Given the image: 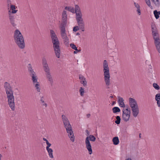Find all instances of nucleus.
Returning a JSON list of instances; mask_svg holds the SVG:
<instances>
[{"label": "nucleus", "instance_id": "obj_28", "mask_svg": "<svg viewBox=\"0 0 160 160\" xmlns=\"http://www.w3.org/2000/svg\"><path fill=\"white\" fill-rule=\"evenodd\" d=\"M153 14L156 19H158L160 15V11H158L157 10H154L153 12Z\"/></svg>", "mask_w": 160, "mask_h": 160}, {"label": "nucleus", "instance_id": "obj_3", "mask_svg": "<svg viewBox=\"0 0 160 160\" xmlns=\"http://www.w3.org/2000/svg\"><path fill=\"white\" fill-rule=\"evenodd\" d=\"M62 119L63 125L66 129L67 132L70 140L72 142L74 141V137L72 127L67 118L65 115L63 114L62 116Z\"/></svg>", "mask_w": 160, "mask_h": 160}, {"label": "nucleus", "instance_id": "obj_46", "mask_svg": "<svg viewBox=\"0 0 160 160\" xmlns=\"http://www.w3.org/2000/svg\"><path fill=\"white\" fill-rule=\"evenodd\" d=\"M43 141H46V143H47V142H48V141L46 138H43Z\"/></svg>", "mask_w": 160, "mask_h": 160}, {"label": "nucleus", "instance_id": "obj_58", "mask_svg": "<svg viewBox=\"0 0 160 160\" xmlns=\"http://www.w3.org/2000/svg\"><path fill=\"white\" fill-rule=\"evenodd\" d=\"M83 102H85V101H84V100H83Z\"/></svg>", "mask_w": 160, "mask_h": 160}, {"label": "nucleus", "instance_id": "obj_54", "mask_svg": "<svg viewBox=\"0 0 160 160\" xmlns=\"http://www.w3.org/2000/svg\"><path fill=\"white\" fill-rule=\"evenodd\" d=\"M141 133H139V138H141Z\"/></svg>", "mask_w": 160, "mask_h": 160}, {"label": "nucleus", "instance_id": "obj_38", "mask_svg": "<svg viewBox=\"0 0 160 160\" xmlns=\"http://www.w3.org/2000/svg\"><path fill=\"white\" fill-rule=\"evenodd\" d=\"M79 27H78V26H76V27H74L73 28V31L76 32L78 30H79Z\"/></svg>", "mask_w": 160, "mask_h": 160}, {"label": "nucleus", "instance_id": "obj_10", "mask_svg": "<svg viewBox=\"0 0 160 160\" xmlns=\"http://www.w3.org/2000/svg\"><path fill=\"white\" fill-rule=\"evenodd\" d=\"M4 87L5 89L7 96L13 94V92L10 84L7 82L4 84Z\"/></svg>", "mask_w": 160, "mask_h": 160}, {"label": "nucleus", "instance_id": "obj_43", "mask_svg": "<svg viewBox=\"0 0 160 160\" xmlns=\"http://www.w3.org/2000/svg\"><path fill=\"white\" fill-rule=\"evenodd\" d=\"M81 82L82 84H83V86L84 87H85L87 85V82L86 81H83Z\"/></svg>", "mask_w": 160, "mask_h": 160}, {"label": "nucleus", "instance_id": "obj_32", "mask_svg": "<svg viewBox=\"0 0 160 160\" xmlns=\"http://www.w3.org/2000/svg\"><path fill=\"white\" fill-rule=\"evenodd\" d=\"M42 64L43 66L48 65L47 61L45 58H43L42 59Z\"/></svg>", "mask_w": 160, "mask_h": 160}, {"label": "nucleus", "instance_id": "obj_7", "mask_svg": "<svg viewBox=\"0 0 160 160\" xmlns=\"http://www.w3.org/2000/svg\"><path fill=\"white\" fill-rule=\"evenodd\" d=\"M66 26H60L61 37L63 40L65 44L67 46L69 44V39L66 33Z\"/></svg>", "mask_w": 160, "mask_h": 160}, {"label": "nucleus", "instance_id": "obj_39", "mask_svg": "<svg viewBox=\"0 0 160 160\" xmlns=\"http://www.w3.org/2000/svg\"><path fill=\"white\" fill-rule=\"evenodd\" d=\"M32 83L35 87H36L37 86H40L39 83L38 81H37V82Z\"/></svg>", "mask_w": 160, "mask_h": 160}, {"label": "nucleus", "instance_id": "obj_19", "mask_svg": "<svg viewBox=\"0 0 160 160\" xmlns=\"http://www.w3.org/2000/svg\"><path fill=\"white\" fill-rule=\"evenodd\" d=\"M46 75L49 82L50 84L52 85L53 82V81L50 73L46 74Z\"/></svg>", "mask_w": 160, "mask_h": 160}, {"label": "nucleus", "instance_id": "obj_52", "mask_svg": "<svg viewBox=\"0 0 160 160\" xmlns=\"http://www.w3.org/2000/svg\"><path fill=\"white\" fill-rule=\"evenodd\" d=\"M125 160H132L131 158H128Z\"/></svg>", "mask_w": 160, "mask_h": 160}, {"label": "nucleus", "instance_id": "obj_11", "mask_svg": "<svg viewBox=\"0 0 160 160\" xmlns=\"http://www.w3.org/2000/svg\"><path fill=\"white\" fill-rule=\"evenodd\" d=\"M67 16L66 12L63 11L62 14V23L60 26H66L67 23Z\"/></svg>", "mask_w": 160, "mask_h": 160}, {"label": "nucleus", "instance_id": "obj_2", "mask_svg": "<svg viewBox=\"0 0 160 160\" xmlns=\"http://www.w3.org/2000/svg\"><path fill=\"white\" fill-rule=\"evenodd\" d=\"M13 38L14 42L21 49H23L25 47V44L24 37L18 29H16L14 32Z\"/></svg>", "mask_w": 160, "mask_h": 160}, {"label": "nucleus", "instance_id": "obj_37", "mask_svg": "<svg viewBox=\"0 0 160 160\" xmlns=\"http://www.w3.org/2000/svg\"><path fill=\"white\" fill-rule=\"evenodd\" d=\"M84 93V90L83 88L82 87H81V96H83Z\"/></svg>", "mask_w": 160, "mask_h": 160}, {"label": "nucleus", "instance_id": "obj_48", "mask_svg": "<svg viewBox=\"0 0 160 160\" xmlns=\"http://www.w3.org/2000/svg\"><path fill=\"white\" fill-rule=\"evenodd\" d=\"M75 50L76 51H77V52H79L80 51V50H79L77 48V49H75Z\"/></svg>", "mask_w": 160, "mask_h": 160}, {"label": "nucleus", "instance_id": "obj_30", "mask_svg": "<svg viewBox=\"0 0 160 160\" xmlns=\"http://www.w3.org/2000/svg\"><path fill=\"white\" fill-rule=\"evenodd\" d=\"M87 138H88L89 141L90 140L92 142H94L96 139L95 137L93 135H89L88 137H87Z\"/></svg>", "mask_w": 160, "mask_h": 160}, {"label": "nucleus", "instance_id": "obj_44", "mask_svg": "<svg viewBox=\"0 0 160 160\" xmlns=\"http://www.w3.org/2000/svg\"><path fill=\"white\" fill-rule=\"evenodd\" d=\"M134 5L136 7V8H140L139 5L137 3H136V2H134Z\"/></svg>", "mask_w": 160, "mask_h": 160}, {"label": "nucleus", "instance_id": "obj_27", "mask_svg": "<svg viewBox=\"0 0 160 160\" xmlns=\"http://www.w3.org/2000/svg\"><path fill=\"white\" fill-rule=\"evenodd\" d=\"M10 10H12V13H15L17 12V10H15L16 7L14 5L12 4L10 5Z\"/></svg>", "mask_w": 160, "mask_h": 160}, {"label": "nucleus", "instance_id": "obj_1", "mask_svg": "<svg viewBox=\"0 0 160 160\" xmlns=\"http://www.w3.org/2000/svg\"><path fill=\"white\" fill-rule=\"evenodd\" d=\"M50 34L55 54L57 57L59 58L61 54L59 42L57 35L53 30H50Z\"/></svg>", "mask_w": 160, "mask_h": 160}, {"label": "nucleus", "instance_id": "obj_40", "mask_svg": "<svg viewBox=\"0 0 160 160\" xmlns=\"http://www.w3.org/2000/svg\"><path fill=\"white\" fill-rule=\"evenodd\" d=\"M46 144L47 145V146L46 148V149L50 148L49 147L51 146V144L49 142H47Z\"/></svg>", "mask_w": 160, "mask_h": 160}, {"label": "nucleus", "instance_id": "obj_23", "mask_svg": "<svg viewBox=\"0 0 160 160\" xmlns=\"http://www.w3.org/2000/svg\"><path fill=\"white\" fill-rule=\"evenodd\" d=\"M85 25L84 24V22L83 21L82 18H81V30L82 31H84L85 30Z\"/></svg>", "mask_w": 160, "mask_h": 160}, {"label": "nucleus", "instance_id": "obj_31", "mask_svg": "<svg viewBox=\"0 0 160 160\" xmlns=\"http://www.w3.org/2000/svg\"><path fill=\"white\" fill-rule=\"evenodd\" d=\"M116 118L117 120L115 121V123L117 124H119L120 123L121 121L120 117L118 116H117Z\"/></svg>", "mask_w": 160, "mask_h": 160}, {"label": "nucleus", "instance_id": "obj_34", "mask_svg": "<svg viewBox=\"0 0 160 160\" xmlns=\"http://www.w3.org/2000/svg\"><path fill=\"white\" fill-rule=\"evenodd\" d=\"M146 3L149 7L152 8V6L151 5V2L150 0H145Z\"/></svg>", "mask_w": 160, "mask_h": 160}, {"label": "nucleus", "instance_id": "obj_36", "mask_svg": "<svg viewBox=\"0 0 160 160\" xmlns=\"http://www.w3.org/2000/svg\"><path fill=\"white\" fill-rule=\"evenodd\" d=\"M35 90L37 91L38 92H40L41 91V88L40 87V86H37L36 87H35Z\"/></svg>", "mask_w": 160, "mask_h": 160}, {"label": "nucleus", "instance_id": "obj_17", "mask_svg": "<svg viewBox=\"0 0 160 160\" xmlns=\"http://www.w3.org/2000/svg\"><path fill=\"white\" fill-rule=\"evenodd\" d=\"M118 102L119 104V105L120 107L124 108L125 107V105L123 102L124 100L122 98H121L120 97H118Z\"/></svg>", "mask_w": 160, "mask_h": 160}, {"label": "nucleus", "instance_id": "obj_21", "mask_svg": "<svg viewBox=\"0 0 160 160\" xmlns=\"http://www.w3.org/2000/svg\"><path fill=\"white\" fill-rule=\"evenodd\" d=\"M112 142L114 145H117L118 144L119 142L118 137H114L112 139Z\"/></svg>", "mask_w": 160, "mask_h": 160}, {"label": "nucleus", "instance_id": "obj_35", "mask_svg": "<svg viewBox=\"0 0 160 160\" xmlns=\"http://www.w3.org/2000/svg\"><path fill=\"white\" fill-rule=\"evenodd\" d=\"M70 46L72 49H73L74 50H75V49L77 50V47L74 44L72 43H71L70 44Z\"/></svg>", "mask_w": 160, "mask_h": 160}, {"label": "nucleus", "instance_id": "obj_47", "mask_svg": "<svg viewBox=\"0 0 160 160\" xmlns=\"http://www.w3.org/2000/svg\"><path fill=\"white\" fill-rule=\"evenodd\" d=\"M87 118H89L90 116V114H87Z\"/></svg>", "mask_w": 160, "mask_h": 160}, {"label": "nucleus", "instance_id": "obj_51", "mask_svg": "<svg viewBox=\"0 0 160 160\" xmlns=\"http://www.w3.org/2000/svg\"><path fill=\"white\" fill-rule=\"evenodd\" d=\"M86 132L87 133V134H89V132H88V130H86Z\"/></svg>", "mask_w": 160, "mask_h": 160}, {"label": "nucleus", "instance_id": "obj_5", "mask_svg": "<svg viewBox=\"0 0 160 160\" xmlns=\"http://www.w3.org/2000/svg\"><path fill=\"white\" fill-rule=\"evenodd\" d=\"M129 103L132 111V113L134 117H136L139 113V108L136 100L132 98H129Z\"/></svg>", "mask_w": 160, "mask_h": 160}, {"label": "nucleus", "instance_id": "obj_29", "mask_svg": "<svg viewBox=\"0 0 160 160\" xmlns=\"http://www.w3.org/2000/svg\"><path fill=\"white\" fill-rule=\"evenodd\" d=\"M112 110L114 113L119 112L120 111V108L118 107H115L113 108L112 109Z\"/></svg>", "mask_w": 160, "mask_h": 160}, {"label": "nucleus", "instance_id": "obj_45", "mask_svg": "<svg viewBox=\"0 0 160 160\" xmlns=\"http://www.w3.org/2000/svg\"><path fill=\"white\" fill-rule=\"evenodd\" d=\"M7 4H8V8H9V5H10H10H12L11 4V1L9 0H8V1H7Z\"/></svg>", "mask_w": 160, "mask_h": 160}, {"label": "nucleus", "instance_id": "obj_33", "mask_svg": "<svg viewBox=\"0 0 160 160\" xmlns=\"http://www.w3.org/2000/svg\"><path fill=\"white\" fill-rule=\"evenodd\" d=\"M153 87L156 90H158L160 89V87L156 83H153Z\"/></svg>", "mask_w": 160, "mask_h": 160}, {"label": "nucleus", "instance_id": "obj_4", "mask_svg": "<svg viewBox=\"0 0 160 160\" xmlns=\"http://www.w3.org/2000/svg\"><path fill=\"white\" fill-rule=\"evenodd\" d=\"M103 67L104 81L106 85L108 86L110 84V75L108 63L106 60H104L103 61Z\"/></svg>", "mask_w": 160, "mask_h": 160}, {"label": "nucleus", "instance_id": "obj_55", "mask_svg": "<svg viewBox=\"0 0 160 160\" xmlns=\"http://www.w3.org/2000/svg\"><path fill=\"white\" fill-rule=\"evenodd\" d=\"M76 35H79V33H77Z\"/></svg>", "mask_w": 160, "mask_h": 160}, {"label": "nucleus", "instance_id": "obj_49", "mask_svg": "<svg viewBox=\"0 0 160 160\" xmlns=\"http://www.w3.org/2000/svg\"><path fill=\"white\" fill-rule=\"evenodd\" d=\"M78 52H77V51H74L73 52V53L74 54H76Z\"/></svg>", "mask_w": 160, "mask_h": 160}, {"label": "nucleus", "instance_id": "obj_59", "mask_svg": "<svg viewBox=\"0 0 160 160\" xmlns=\"http://www.w3.org/2000/svg\"><path fill=\"white\" fill-rule=\"evenodd\" d=\"M80 89H79V91L80 92Z\"/></svg>", "mask_w": 160, "mask_h": 160}, {"label": "nucleus", "instance_id": "obj_15", "mask_svg": "<svg viewBox=\"0 0 160 160\" xmlns=\"http://www.w3.org/2000/svg\"><path fill=\"white\" fill-rule=\"evenodd\" d=\"M152 31L153 38L159 36L156 28L155 26H152Z\"/></svg>", "mask_w": 160, "mask_h": 160}, {"label": "nucleus", "instance_id": "obj_16", "mask_svg": "<svg viewBox=\"0 0 160 160\" xmlns=\"http://www.w3.org/2000/svg\"><path fill=\"white\" fill-rule=\"evenodd\" d=\"M9 18L10 23L12 26L13 27L16 26V24L15 23L14 17L11 13L9 14Z\"/></svg>", "mask_w": 160, "mask_h": 160}, {"label": "nucleus", "instance_id": "obj_8", "mask_svg": "<svg viewBox=\"0 0 160 160\" xmlns=\"http://www.w3.org/2000/svg\"><path fill=\"white\" fill-rule=\"evenodd\" d=\"M8 104L12 111L15 110V98L13 94L7 96Z\"/></svg>", "mask_w": 160, "mask_h": 160}, {"label": "nucleus", "instance_id": "obj_25", "mask_svg": "<svg viewBox=\"0 0 160 160\" xmlns=\"http://www.w3.org/2000/svg\"><path fill=\"white\" fill-rule=\"evenodd\" d=\"M65 9L67 10L72 13H75L74 8L72 7H66Z\"/></svg>", "mask_w": 160, "mask_h": 160}, {"label": "nucleus", "instance_id": "obj_18", "mask_svg": "<svg viewBox=\"0 0 160 160\" xmlns=\"http://www.w3.org/2000/svg\"><path fill=\"white\" fill-rule=\"evenodd\" d=\"M40 102L41 104L42 105V106H44L45 108H46L47 106L48 105L45 102V98L43 96H40Z\"/></svg>", "mask_w": 160, "mask_h": 160}, {"label": "nucleus", "instance_id": "obj_41", "mask_svg": "<svg viewBox=\"0 0 160 160\" xmlns=\"http://www.w3.org/2000/svg\"><path fill=\"white\" fill-rule=\"evenodd\" d=\"M140 8H137L136 11L137 12L138 14V15H140L141 14V10L140 9Z\"/></svg>", "mask_w": 160, "mask_h": 160}, {"label": "nucleus", "instance_id": "obj_13", "mask_svg": "<svg viewBox=\"0 0 160 160\" xmlns=\"http://www.w3.org/2000/svg\"><path fill=\"white\" fill-rule=\"evenodd\" d=\"M154 43L158 52L160 53V39L159 36L153 38Z\"/></svg>", "mask_w": 160, "mask_h": 160}, {"label": "nucleus", "instance_id": "obj_57", "mask_svg": "<svg viewBox=\"0 0 160 160\" xmlns=\"http://www.w3.org/2000/svg\"><path fill=\"white\" fill-rule=\"evenodd\" d=\"M78 77L79 79H80V75L78 76Z\"/></svg>", "mask_w": 160, "mask_h": 160}, {"label": "nucleus", "instance_id": "obj_26", "mask_svg": "<svg viewBox=\"0 0 160 160\" xmlns=\"http://www.w3.org/2000/svg\"><path fill=\"white\" fill-rule=\"evenodd\" d=\"M43 67L44 71L45 72L46 74H48L50 73V70L48 65L43 66Z\"/></svg>", "mask_w": 160, "mask_h": 160}, {"label": "nucleus", "instance_id": "obj_6", "mask_svg": "<svg viewBox=\"0 0 160 160\" xmlns=\"http://www.w3.org/2000/svg\"><path fill=\"white\" fill-rule=\"evenodd\" d=\"M28 69L29 75L31 77L32 83H36L38 81V77L36 72L32 69L31 64L28 65Z\"/></svg>", "mask_w": 160, "mask_h": 160}, {"label": "nucleus", "instance_id": "obj_9", "mask_svg": "<svg viewBox=\"0 0 160 160\" xmlns=\"http://www.w3.org/2000/svg\"><path fill=\"white\" fill-rule=\"evenodd\" d=\"M125 109L122 110V118L123 120L125 122H127L129 120L130 118L131 111L130 109H128V107Z\"/></svg>", "mask_w": 160, "mask_h": 160}, {"label": "nucleus", "instance_id": "obj_12", "mask_svg": "<svg viewBox=\"0 0 160 160\" xmlns=\"http://www.w3.org/2000/svg\"><path fill=\"white\" fill-rule=\"evenodd\" d=\"M75 13L76 14V18L78 24L80 23V11L79 7L77 5L75 6Z\"/></svg>", "mask_w": 160, "mask_h": 160}, {"label": "nucleus", "instance_id": "obj_14", "mask_svg": "<svg viewBox=\"0 0 160 160\" xmlns=\"http://www.w3.org/2000/svg\"><path fill=\"white\" fill-rule=\"evenodd\" d=\"M85 144L86 148L88 151L89 154H91L92 153V149L91 143L88 138H86Z\"/></svg>", "mask_w": 160, "mask_h": 160}, {"label": "nucleus", "instance_id": "obj_50", "mask_svg": "<svg viewBox=\"0 0 160 160\" xmlns=\"http://www.w3.org/2000/svg\"><path fill=\"white\" fill-rule=\"evenodd\" d=\"M2 157V155L0 154V160H1Z\"/></svg>", "mask_w": 160, "mask_h": 160}, {"label": "nucleus", "instance_id": "obj_56", "mask_svg": "<svg viewBox=\"0 0 160 160\" xmlns=\"http://www.w3.org/2000/svg\"><path fill=\"white\" fill-rule=\"evenodd\" d=\"M114 103H115V102H113V103H112V105H113L114 104Z\"/></svg>", "mask_w": 160, "mask_h": 160}, {"label": "nucleus", "instance_id": "obj_24", "mask_svg": "<svg viewBox=\"0 0 160 160\" xmlns=\"http://www.w3.org/2000/svg\"><path fill=\"white\" fill-rule=\"evenodd\" d=\"M151 1L155 6L157 7L160 6V2L159 0H151Z\"/></svg>", "mask_w": 160, "mask_h": 160}, {"label": "nucleus", "instance_id": "obj_53", "mask_svg": "<svg viewBox=\"0 0 160 160\" xmlns=\"http://www.w3.org/2000/svg\"><path fill=\"white\" fill-rule=\"evenodd\" d=\"M110 97L112 98H113V96H112V95H111V96H110Z\"/></svg>", "mask_w": 160, "mask_h": 160}, {"label": "nucleus", "instance_id": "obj_22", "mask_svg": "<svg viewBox=\"0 0 160 160\" xmlns=\"http://www.w3.org/2000/svg\"><path fill=\"white\" fill-rule=\"evenodd\" d=\"M48 153V155L49 157L51 158H53V150L51 148H49L46 149Z\"/></svg>", "mask_w": 160, "mask_h": 160}, {"label": "nucleus", "instance_id": "obj_42", "mask_svg": "<svg viewBox=\"0 0 160 160\" xmlns=\"http://www.w3.org/2000/svg\"><path fill=\"white\" fill-rule=\"evenodd\" d=\"M84 81H86L85 77L82 76H81V82Z\"/></svg>", "mask_w": 160, "mask_h": 160}, {"label": "nucleus", "instance_id": "obj_20", "mask_svg": "<svg viewBox=\"0 0 160 160\" xmlns=\"http://www.w3.org/2000/svg\"><path fill=\"white\" fill-rule=\"evenodd\" d=\"M155 99L157 101V104L158 107H160V93H158L155 95Z\"/></svg>", "mask_w": 160, "mask_h": 160}]
</instances>
